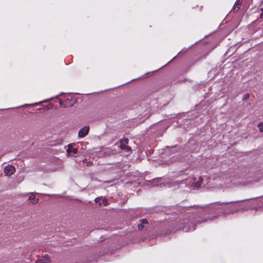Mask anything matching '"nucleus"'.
<instances>
[{
	"label": "nucleus",
	"mask_w": 263,
	"mask_h": 263,
	"mask_svg": "<svg viewBox=\"0 0 263 263\" xmlns=\"http://www.w3.org/2000/svg\"><path fill=\"white\" fill-rule=\"evenodd\" d=\"M202 181L203 179L201 177L191 176L188 178L182 177L181 180H177L168 185L169 187H172L178 184H185V186L199 187L201 186Z\"/></svg>",
	"instance_id": "f257e3e1"
},
{
	"label": "nucleus",
	"mask_w": 263,
	"mask_h": 263,
	"mask_svg": "<svg viewBox=\"0 0 263 263\" xmlns=\"http://www.w3.org/2000/svg\"><path fill=\"white\" fill-rule=\"evenodd\" d=\"M252 173L248 174H242V175L239 178L240 180L238 181V183L243 185H246L248 184L252 183L257 180L252 179Z\"/></svg>",
	"instance_id": "f03ea898"
},
{
	"label": "nucleus",
	"mask_w": 263,
	"mask_h": 263,
	"mask_svg": "<svg viewBox=\"0 0 263 263\" xmlns=\"http://www.w3.org/2000/svg\"><path fill=\"white\" fill-rule=\"evenodd\" d=\"M187 151L188 149H189V151L194 153V152H197L198 151V145L197 144L194 143H192V142H188L185 146L184 148Z\"/></svg>",
	"instance_id": "7ed1b4c3"
},
{
	"label": "nucleus",
	"mask_w": 263,
	"mask_h": 263,
	"mask_svg": "<svg viewBox=\"0 0 263 263\" xmlns=\"http://www.w3.org/2000/svg\"><path fill=\"white\" fill-rule=\"evenodd\" d=\"M234 201H229V202H216L214 203H210L209 205V208L210 209H219L220 206L224 204H228L230 203L234 202Z\"/></svg>",
	"instance_id": "20e7f679"
},
{
	"label": "nucleus",
	"mask_w": 263,
	"mask_h": 263,
	"mask_svg": "<svg viewBox=\"0 0 263 263\" xmlns=\"http://www.w3.org/2000/svg\"><path fill=\"white\" fill-rule=\"evenodd\" d=\"M4 173L6 176H10L15 172V168L13 166L7 165L4 167Z\"/></svg>",
	"instance_id": "39448f33"
},
{
	"label": "nucleus",
	"mask_w": 263,
	"mask_h": 263,
	"mask_svg": "<svg viewBox=\"0 0 263 263\" xmlns=\"http://www.w3.org/2000/svg\"><path fill=\"white\" fill-rule=\"evenodd\" d=\"M179 229L182 230L184 232H187L190 231H193L195 230V224L192 223L190 222V224L187 226H183L182 227H180Z\"/></svg>",
	"instance_id": "423d86ee"
},
{
	"label": "nucleus",
	"mask_w": 263,
	"mask_h": 263,
	"mask_svg": "<svg viewBox=\"0 0 263 263\" xmlns=\"http://www.w3.org/2000/svg\"><path fill=\"white\" fill-rule=\"evenodd\" d=\"M89 132V127L84 126L80 129L78 133V136L79 137L83 138L86 136Z\"/></svg>",
	"instance_id": "0eeeda50"
},
{
	"label": "nucleus",
	"mask_w": 263,
	"mask_h": 263,
	"mask_svg": "<svg viewBox=\"0 0 263 263\" xmlns=\"http://www.w3.org/2000/svg\"><path fill=\"white\" fill-rule=\"evenodd\" d=\"M35 263H50V258L48 254H46L41 259L35 261Z\"/></svg>",
	"instance_id": "6e6552de"
},
{
	"label": "nucleus",
	"mask_w": 263,
	"mask_h": 263,
	"mask_svg": "<svg viewBox=\"0 0 263 263\" xmlns=\"http://www.w3.org/2000/svg\"><path fill=\"white\" fill-rule=\"evenodd\" d=\"M66 151L68 154L73 153L74 154H76L78 153L77 148L74 147L71 144H69L68 145V147L67 148Z\"/></svg>",
	"instance_id": "1a4fd4ad"
},
{
	"label": "nucleus",
	"mask_w": 263,
	"mask_h": 263,
	"mask_svg": "<svg viewBox=\"0 0 263 263\" xmlns=\"http://www.w3.org/2000/svg\"><path fill=\"white\" fill-rule=\"evenodd\" d=\"M241 3L242 1L241 0H236L232 9L233 11L234 12H237L240 9Z\"/></svg>",
	"instance_id": "9d476101"
},
{
	"label": "nucleus",
	"mask_w": 263,
	"mask_h": 263,
	"mask_svg": "<svg viewBox=\"0 0 263 263\" xmlns=\"http://www.w3.org/2000/svg\"><path fill=\"white\" fill-rule=\"evenodd\" d=\"M28 199L31 201L33 204L37 203L39 202V199L36 198L35 195L33 194L29 196Z\"/></svg>",
	"instance_id": "9b49d317"
},
{
	"label": "nucleus",
	"mask_w": 263,
	"mask_h": 263,
	"mask_svg": "<svg viewBox=\"0 0 263 263\" xmlns=\"http://www.w3.org/2000/svg\"><path fill=\"white\" fill-rule=\"evenodd\" d=\"M120 147L122 149H125L127 152H129L131 150V148L127 146L126 144L121 143Z\"/></svg>",
	"instance_id": "f8f14e48"
},
{
	"label": "nucleus",
	"mask_w": 263,
	"mask_h": 263,
	"mask_svg": "<svg viewBox=\"0 0 263 263\" xmlns=\"http://www.w3.org/2000/svg\"><path fill=\"white\" fill-rule=\"evenodd\" d=\"M258 127L259 128V130L260 132H263V122H260L258 124Z\"/></svg>",
	"instance_id": "ddd939ff"
},
{
	"label": "nucleus",
	"mask_w": 263,
	"mask_h": 263,
	"mask_svg": "<svg viewBox=\"0 0 263 263\" xmlns=\"http://www.w3.org/2000/svg\"><path fill=\"white\" fill-rule=\"evenodd\" d=\"M66 101H62L61 100H59V104L61 106L64 107H67V105L66 104Z\"/></svg>",
	"instance_id": "4468645a"
},
{
	"label": "nucleus",
	"mask_w": 263,
	"mask_h": 263,
	"mask_svg": "<svg viewBox=\"0 0 263 263\" xmlns=\"http://www.w3.org/2000/svg\"><path fill=\"white\" fill-rule=\"evenodd\" d=\"M139 221L142 223V224H148V220L146 219H141L139 220Z\"/></svg>",
	"instance_id": "2eb2a0df"
},
{
	"label": "nucleus",
	"mask_w": 263,
	"mask_h": 263,
	"mask_svg": "<svg viewBox=\"0 0 263 263\" xmlns=\"http://www.w3.org/2000/svg\"><path fill=\"white\" fill-rule=\"evenodd\" d=\"M249 97H250L249 93H247L245 94L244 95V96L243 97L242 101H245V100H248L249 98Z\"/></svg>",
	"instance_id": "dca6fc26"
},
{
	"label": "nucleus",
	"mask_w": 263,
	"mask_h": 263,
	"mask_svg": "<svg viewBox=\"0 0 263 263\" xmlns=\"http://www.w3.org/2000/svg\"><path fill=\"white\" fill-rule=\"evenodd\" d=\"M128 141L129 140L127 138H124L121 140V143L127 144Z\"/></svg>",
	"instance_id": "f3484780"
},
{
	"label": "nucleus",
	"mask_w": 263,
	"mask_h": 263,
	"mask_svg": "<svg viewBox=\"0 0 263 263\" xmlns=\"http://www.w3.org/2000/svg\"><path fill=\"white\" fill-rule=\"evenodd\" d=\"M138 228L139 230H143L144 226H143V224L140 223V224H138Z\"/></svg>",
	"instance_id": "a211bd4d"
},
{
	"label": "nucleus",
	"mask_w": 263,
	"mask_h": 263,
	"mask_svg": "<svg viewBox=\"0 0 263 263\" xmlns=\"http://www.w3.org/2000/svg\"><path fill=\"white\" fill-rule=\"evenodd\" d=\"M100 199H101L100 197H97V198H95V201L96 202H98L100 200Z\"/></svg>",
	"instance_id": "6ab92c4d"
},
{
	"label": "nucleus",
	"mask_w": 263,
	"mask_h": 263,
	"mask_svg": "<svg viewBox=\"0 0 263 263\" xmlns=\"http://www.w3.org/2000/svg\"><path fill=\"white\" fill-rule=\"evenodd\" d=\"M91 164H92V162L91 161H87L86 162V164L87 166H90L91 165Z\"/></svg>",
	"instance_id": "aec40b11"
},
{
	"label": "nucleus",
	"mask_w": 263,
	"mask_h": 263,
	"mask_svg": "<svg viewBox=\"0 0 263 263\" xmlns=\"http://www.w3.org/2000/svg\"><path fill=\"white\" fill-rule=\"evenodd\" d=\"M260 18L263 19V12L261 11V13L260 14Z\"/></svg>",
	"instance_id": "412c9836"
},
{
	"label": "nucleus",
	"mask_w": 263,
	"mask_h": 263,
	"mask_svg": "<svg viewBox=\"0 0 263 263\" xmlns=\"http://www.w3.org/2000/svg\"><path fill=\"white\" fill-rule=\"evenodd\" d=\"M170 148L172 149H175L176 150L177 149V146H173V147H170Z\"/></svg>",
	"instance_id": "4be33fe9"
},
{
	"label": "nucleus",
	"mask_w": 263,
	"mask_h": 263,
	"mask_svg": "<svg viewBox=\"0 0 263 263\" xmlns=\"http://www.w3.org/2000/svg\"><path fill=\"white\" fill-rule=\"evenodd\" d=\"M206 221V219H204L203 221H201V222H199L198 223H201V222H205V221Z\"/></svg>",
	"instance_id": "5701e85b"
},
{
	"label": "nucleus",
	"mask_w": 263,
	"mask_h": 263,
	"mask_svg": "<svg viewBox=\"0 0 263 263\" xmlns=\"http://www.w3.org/2000/svg\"><path fill=\"white\" fill-rule=\"evenodd\" d=\"M103 203H104V205H106L107 204V201H104V202H103Z\"/></svg>",
	"instance_id": "b1692460"
},
{
	"label": "nucleus",
	"mask_w": 263,
	"mask_h": 263,
	"mask_svg": "<svg viewBox=\"0 0 263 263\" xmlns=\"http://www.w3.org/2000/svg\"><path fill=\"white\" fill-rule=\"evenodd\" d=\"M261 11H262V12H263V8H262L261 9Z\"/></svg>",
	"instance_id": "393cba45"
}]
</instances>
